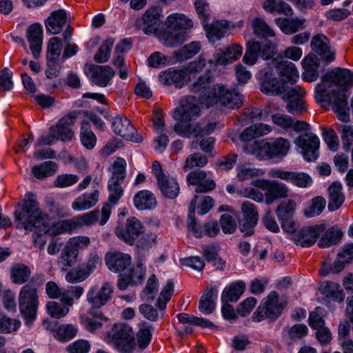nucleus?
<instances>
[{"instance_id": "nucleus-1", "label": "nucleus", "mask_w": 353, "mask_h": 353, "mask_svg": "<svg viewBox=\"0 0 353 353\" xmlns=\"http://www.w3.org/2000/svg\"><path fill=\"white\" fill-rule=\"evenodd\" d=\"M14 217L17 228L26 232H33V241L36 247L43 250L47 242L46 234L57 235L56 223H53L49 215L39 206L35 195L28 192L21 204L17 207Z\"/></svg>"}, {"instance_id": "nucleus-2", "label": "nucleus", "mask_w": 353, "mask_h": 353, "mask_svg": "<svg viewBox=\"0 0 353 353\" xmlns=\"http://www.w3.org/2000/svg\"><path fill=\"white\" fill-rule=\"evenodd\" d=\"M353 85V73L347 69L336 68L326 73L321 83L316 87L314 97L317 103L327 102L342 121L349 115L347 97L345 91Z\"/></svg>"}, {"instance_id": "nucleus-3", "label": "nucleus", "mask_w": 353, "mask_h": 353, "mask_svg": "<svg viewBox=\"0 0 353 353\" xmlns=\"http://www.w3.org/2000/svg\"><path fill=\"white\" fill-rule=\"evenodd\" d=\"M213 82L210 72L201 75L191 85L190 90L197 94L196 104L210 108L220 104L229 108H239L242 104L243 97L238 92L230 91L222 84L210 86Z\"/></svg>"}, {"instance_id": "nucleus-4", "label": "nucleus", "mask_w": 353, "mask_h": 353, "mask_svg": "<svg viewBox=\"0 0 353 353\" xmlns=\"http://www.w3.org/2000/svg\"><path fill=\"white\" fill-rule=\"evenodd\" d=\"M164 25L166 29L159 33V39L164 46L175 47L188 40L193 21L185 14L175 12L167 17Z\"/></svg>"}, {"instance_id": "nucleus-5", "label": "nucleus", "mask_w": 353, "mask_h": 353, "mask_svg": "<svg viewBox=\"0 0 353 353\" xmlns=\"http://www.w3.org/2000/svg\"><path fill=\"white\" fill-rule=\"evenodd\" d=\"M290 147V142L287 139L278 137L249 144L246 146V150L260 160L281 161L287 156Z\"/></svg>"}, {"instance_id": "nucleus-6", "label": "nucleus", "mask_w": 353, "mask_h": 353, "mask_svg": "<svg viewBox=\"0 0 353 353\" xmlns=\"http://www.w3.org/2000/svg\"><path fill=\"white\" fill-rule=\"evenodd\" d=\"M157 241V235L144 227L140 221L134 219V245H136L139 259L137 264V280L134 283H141L145 275L146 268L142 264V259Z\"/></svg>"}, {"instance_id": "nucleus-7", "label": "nucleus", "mask_w": 353, "mask_h": 353, "mask_svg": "<svg viewBox=\"0 0 353 353\" xmlns=\"http://www.w3.org/2000/svg\"><path fill=\"white\" fill-rule=\"evenodd\" d=\"M180 106L174 112V118L178 122L174 125V131L182 137H189L192 132V125L186 122L199 115V106L196 104L194 97H185L180 101Z\"/></svg>"}, {"instance_id": "nucleus-8", "label": "nucleus", "mask_w": 353, "mask_h": 353, "mask_svg": "<svg viewBox=\"0 0 353 353\" xmlns=\"http://www.w3.org/2000/svg\"><path fill=\"white\" fill-rule=\"evenodd\" d=\"M102 339L114 345L120 353L132 351V328L126 322L114 323L110 330L103 334Z\"/></svg>"}, {"instance_id": "nucleus-9", "label": "nucleus", "mask_w": 353, "mask_h": 353, "mask_svg": "<svg viewBox=\"0 0 353 353\" xmlns=\"http://www.w3.org/2000/svg\"><path fill=\"white\" fill-rule=\"evenodd\" d=\"M38 304L36 288L29 284L23 285L19 294V307L26 324L28 325L35 320Z\"/></svg>"}, {"instance_id": "nucleus-10", "label": "nucleus", "mask_w": 353, "mask_h": 353, "mask_svg": "<svg viewBox=\"0 0 353 353\" xmlns=\"http://www.w3.org/2000/svg\"><path fill=\"white\" fill-rule=\"evenodd\" d=\"M276 45L270 41L263 43L254 39L250 40L246 43L245 53L243 61L249 65H254L259 57L268 60L275 54Z\"/></svg>"}, {"instance_id": "nucleus-11", "label": "nucleus", "mask_w": 353, "mask_h": 353, "mask_svg": "<svg viewBox=\"0 0 353 353\" xmlns=\"http://www.w3.org/2000/svg\"><path fill=\"white\" fill-rule=\"evenodd\" d=\"M285 304L279 302V294L276 291H272L263 299L261 305L252 315L254 322H260L264 319L276 320L281 314Z\"/></svg>"}, {"instance_id": "nucleus-12", "label": "nucleus", "mask_w": 353, "mask_h": 353, "mask_svg": "<svg viewBox=\"0 0 353 353\" xmlns=\"http://www.w3.org/2000/svg\"><path fill=\"white\" fill-rule=\"evenodd\" d=\"M125 169L126 161L121 157H117L110 168L112 176L108 182V201L112 204H116L123 194L120 185L125 177Z\"/></svg>"}, {"instance_id": "nucleus-13", "label": "nucleus", "mask_w": 353, "mask_h": 353, "mask_svg": "<svg viewBox=\"0 0 353 353\" xmlns=\"http://www.w3.org/2000/svg\"><path fill=\"white\" fill-rule=\"evenodd\" d=\"M90 121L92 122L100 130L103 129L105 123L101 118L94 112L88 111L83 112V119L80 132V141L86 149L92 150L97 143V137L90 129Z\"/></svg>"}, {"instance_id": "nucleus-14", "label": "nucleus", "mask_w": 353, "mask_h": 353, "mask_svg": "<svg viewBox=\"0 0 353 353\" xmlns=\"http://www.w3.org/2000/svg\"><path fill=\"white\" fill-rule=\"evenodd\" d=\"M252 184L256 188L265 191V202L271 204L278 199H285L289 196L290 189L285 183L278 181L257 179Z\"/></svg>"}, {"instance_id": "nucleus-15", "label": "nucleus", "mask_w": 353, "mask_h": 353, "mask_svg": "<svg viewBox=\"0 0 353 353\" xmlns=\"http://www.w3.org/2000/svg\"><path fill=\"white\" fill-rule=\"evenodd\" d=\"M305 91L297 85L289 89L283 95V100L286 103L285 108L292 114H301L307 111V104L304 99Z\"/></svg>"}, {"instance_id": "nucleus-16", "label": "nucleus", "mask_w": 353, "mask_h": 353, "mask_svg": "<svg viewBox=\"0 0 353 353\" xmlns=\"http://www.w3.org/2000/svg\"><path fill=\"white\" fill-rule=\"evenodd\" d=\"M99 220V211L92 210L88 213L79 215L71 219L60 221L56 223L57 232H69L79 228L90 226Z\"/></svg>"}, {"instance_id": "nucleus-17", "label": "nucleus", "mask_w": 353, "mask_h": 353, "mask_svg": "<svg viewBox=\"0 0 353 353\" xmlns=\"http://www.w3.org/2000/svg\"><path fill=\"white\" fill-rule=\"evenodd\" d=\"M268 176L280 179L299 188H305L311 185V176L302 172L288 171L282 168H272L268 171Z\"/></svg>"}, {"instance_id": "nucleus-18", "label": "nucleus", "mask_w": 353, "mask_h": 353, "mask_svg": "<svg viewBox=\"0 0 353 353\" xmlns=\"http://www.w3.org/2000/svg\"><path fill=\"white\" fill-rule=\"evenodd\" d=\"M294 143L301 149L305 161H314L319 157L320 140L314 134L306 132L301 134L296 139Z\"/></svg>"}, {"instance_id": "nucleus-19", "label": "nucleus", "mask_w": 353, "mask_h": 353, "mask_svg": "<svg viewBox=\"0 0 353 353\" xmlns=\"http://www.w3.org/2000/svg\"><path fill=\"white\" fill-rule=\"evenodd\" d=\"M261 91L266 94L279 95L285 90L284 83L274 77L272 68H264L259 72Z\"/></svg>"}, {"instance_id": "nucleus-20", "label": "nucleus", "mask_w": 353, "mask_h": 353, "mask_svg": "<svg viewBox=\"0 0 353 353\" xmlns=\"http://www.w3.org/2000/svg\"><path fill=\"white\" fill-rule=\"evenodd\" d=\"M353 261V243L345 245L341 250L337 254L336 260L334 262L332 267H329L326 263L323 264V268L319 270L322 276H325L329 273H339L342 271L345 265Z\"/></svg>"}, {"instance_id": "nucleus-21", "label": "nucleus", "mask_w": 353, "mask_h": 353, "mask_svg": "<svg viewBox=\"0 0 353 353\" xmlns=\"http://www.w3.org/2000/svg\"><path fill=\"white\" fill-rule=\"evenodd\" d=\"M112 292L111 285L104 283L100 288L96 285L92 286L87 293L86 299L92 307L100 308L110 300Z\"/></svg>"}, {"instance_id": "nucleus-22", "label": "nucleus", "mask_w": 353, "mask_h": 353, "mask_svg": "<svg viewBox=\"0 0 353 353\" xmlns=\"http://www.w3.org/2000/svg\"><path fill=\"white\" fill-rule=\"evenodd\" d=\"M323 230L320 225L305 227L294 234L293 240L297 245L309 248L316 243Z\"/></svg>"}, {"instance_id": "nucleus-23", "label": "nucleus", "mask_w": 353, "mask_h": 353, "mask_svg": "<svg viewBox=\"0 0 353 353\" xmlns=\"http://www.w3.org/2000/svg\"><path fill=\"white\" fill-rule=\"evenodd\" d=\"M77 117L74 113L62 117L55 125L50 127V132L54 133L58 141H70L74 136L70 127L74 123Z\"/></svg>"}, {"instance_id": "nucleus-24", "label": "nucleus", "mask_w": 353, "mask_h": 353, "mask_svg": "<svg viewBox=\"0 0 353 353\" xmlns=\"http://www.w3.org/2000/svg\"><path fill=\"white\" fill-rule=\"evenodd\" d=\"M272 123L278 128L283 130H293L296 132L307 131L310 125L303 121H299L292 117L281 113H275L272 115Z\"/></svg>"}, {"instance_id": "nucleus-25", "label": "nucleus", "mask_w": 353, "mask_h": 353, "mask_svg": "<svg viewBox=\"0 0 353 353\" xmlns=\"http://www.w3.org/2000/svg\"><path fill=\"white\" fill-rule=\"evenodd\" d=\"M108 269L114 272H123L131 268V256L119 252H108L105 256Z\"/></svg>"}, {"instance_id": "nucleus-26", "label": "nucleus", "mask_w": 353, "mask_h": 353, "mask_svg": "<svg viewBox=\"0 0 353 353\" xmlns=\"http://www.w3.org/2000/svg\"><path fill=\"white\" fill-rule=\"evenodd\" d=\"M241 209L244 219L241 230L247 235H252L259 219L256 207L250 201H244Z\"/></svg>"}, {"instance_id": "nucleus-27", "label": "nucleus", "mask_w": 353, "mask_h": 353, "mask_svg": "<svg viewBox=\"0 0 353 353\" xmlns=\"http://www.w3.org/2000/svg\"><path fill=\"white\" fill-rule=\"evenodd\" d=\"M188 71L169 68L159 74L160 81L166 85H174L176 88H182L188 83Z\"/></svg>"}, {"instance_id": "nucleus-28", "label": "nucleus", "mask_w": 353, "mask_h": 353, "mask_svg": "<svg viewBox=\"0 0 353 353\" xmlns=\"http://www.w3.org/2000/svg\"><path fill=\"white\" fill-rule=\"evenodd\" d=\"M230 23L227 20H217L205 26L207 37L212 43L220 40L230 34Z\"/></svg>"}, {"instance_id": "nucleus-29", "label": "nucleus", "mask_w": 353, "mask_h": 353, "mask_svg": "<svg viewBox=\"0 0 353 353\" xmlns=\"http://www.w3.org/2000/svg\"><path fill=\"white\" fill-rule=\"evenodd\" d=\"M127 214L128 210L125 208L119 210L118 226L116 228L115 233L120 239L132 245V219L129 217L125 222V217Z\"/></svg>"}, {"instance_id": "nucleus-30", "label": "nucleus", "mask_w": 353, "mask_h": 353, "mask_svg": "<svg viewBox=\"0 0 353 353\" xmlns=\"http://www.w3.org/2000/svg\"><path fill=\"white\" fill-rule=\"evenodd\" d=\"M162 16V9L154 6L148 9L143 14L141 20L143 27L141 29L145 34H157L159 21Z\"/></svg>"}, {"instance_id": "nucleus-31", "label": "nucleus", "mask_w": 353, "mask_h": 353, "mask_svg": "<svg viewBox=\"0 0 353 353\" xmlns=\"http://www.w3.org/2000/svg\"><path fill=\"white\" fill-rule=\"evenodd\" d=\"M42 34V26L38 23L31 25L27 30L26 37L34 59H38L41 54Z\"/></svg>"}, {"instance_id": "nucleus-32", "label": "nucleus", "mask_w": 353, "mask_h": 353, "mask_svg": "<svg viewBox=\"0 0 353 353\" xmlns=\"http://www.w3.org/2000/svg\"><path fill=\"white\" fill-rule=\"evenodd\" d=\"M303 68L302 78L307 82H313L317 80L319 74V68L320 65L319 59L314 54H309L301 61Z\"/></svg>"}, {"instance_id": "nucleus-33", "label": "nucleus", "mask_w": 353, "mask_h": 353, "mask_svg": "<svg viewBox=\"0 0 353 353\" xmlns=\"http://www.w3.org/2000/svg\"><path fill=\"white\" fill-rule=\"evenodd\" d=\"M312 49L327 62L334 59V54L330 50L329 39L323 34L314 36L311 41Z\"/></svg>"}, {"instance_id": "nucleus-34", "label": "nucleus", "mask_w": 353, "mask_h": 353, "mask_svg": "<svg viewBox=\"0 0 353 353\" xmlns=\"http://www.w3.org/2000/svg\"><path fill=\"white\" fill-rule=\"evenodd\" d=\"M327 192L329 210L332 212L340 208L345 199L342 184L338 181L332 183L327 188Z\"/></svg>"}, {"instance_id": "nucleus-35", "label": "nucleus", "mask_w": 353, "mask_h": 353, "mask_svg": "<svg viewBox=\"0 0 353 353\" xmlns=\"http://www.w3.org/2000/svg\"><path fill=\"white\" fill-rule=\"evenodd\" d=\"M275 64L276 71L283 80L291 84L294 83L299 78V73L295 65L288 61H281L276 63L275 59L272 61Z\"/></svg>"}, {"instance_id": "nucleus-36", "label": "nucleus", "mask_w": 353, "mask_h": 353, "mask_svg": "<svg viewBox=\"0 0 353 353\" xmlns=\"http://www.w3.org/2000/svg\"><path fill=\"white\" fill-rule=\"evenodd\" d=\"M99 199L98 190L92 192H85L77 196L72 203V208L74 211H84L95 206Z\"/></svg>"}, {"instance_id": "nucleus-37", "label": "nucleus", "mask_w": 353, "mask_h": 353, "mask_svg": "<svg viewBox=\"0 0 353 353\" xmlns=\"http://www.w3.org/2000/svg\"><path fill=\"white\" fill-rule=\"evenodd\" d=\"M134 205L140 210H153L157 205V200L154 193L149 190H141L134 196Z\"/></svg>"}, {"instance_id": "nucleus-38", "label": "nucleus", "mask_w": 353, "mask_h": 353, "mask_svg": "<svg viewBox=\"0 0 353 353\" xmlns=\"http://www.w3.org/2000/svg\"><path fill=\"white\" fill-rule=\"evenodd\" d=\"M67 21L66 12L63 10L54 11L46 21V28L48 32L56 34L63 29Z\"/></svg>"}, {"instance_id": "nucleus-39", "label": "nucleus", "mask_w": 353, "mask_h": 353, "mask_svg": "<svg viewBox=\"0 0 353 353\" xmlns=\"http://www.w3.org/2000/svg\"><path fill=\"white\" fill-rule=\"evenodd\" d=\"M276 26L285 34H292L299 30L304 28L305 19L302 18H282L274 20Z\"/></svg>"}, {"instance_id": "nucleus-40", "label": "nucleus", "mask_w": 353, "mask_h": 353, "mask_svg": "<svg viewBox=\"0 0 353 353\" xmlns=\"http://www.w3.org/2000/svg\"><path fill=\"white\" fill-rule=\"evenodd\" d=\"M218 291L215 287L208 288L201 296L199 308L204 314H211L215 309V301L217 299Z\"/></svg>"}, {"instance_id": "nucleus-41", "label": "nucleus", "mask_w": 353, "mask_h": 353, "mask_svg": "<svg viewBox=\"0 0 353 353\" xmlns=\"http://www.w3.org/2000/svg\"><path fill=\"white\" fill-rule=\"evenodd\" d=\"M109 321V319L102 313H97L92 316L81 315L80 323L85 330L90 332H96L103 325Z\"/></svg>"}, {"instance_id": "nucleus-42", "label": "nucleus", "mask_w": 353, "mask_h": 353, "mask_svg": "<svg viewBox=\"0 0 353 353\" xmlns=\"http://www.w3.org/2000/svg\"><path fill=\"white\" fill-rule=\"evenodd\" d=\"M137 333V343H134V350L137 347L140 350L146 348L152 340V332L153 327L148 322L142 321L138 324Z\"/></svg>"}, {"instance_id": "nucleus-43", "label": "nucleus", "mask_w": 353, "mask_h": 353, "mask_svg": "<svg viewBox=\"0 0 353 353\" xmlns=\"http://www.w3.org/2000/svg\"><path fill=\"white\" fill-rule=\"evenodd\" d=\"M113 131L124 139L131 141L132 139V125L130 120L127 117H116L112 123Z\"/></svg>"}, {"instance_id": "nucleus-44", "label": "nucleus", "mask_w": 353, "mask_h": 353, "mask_svg": "<svg viewBox=\"0 0 353 353\" xmlns=\"http://www.w3.org/2000/svg\"><path fill=\"white\" fill-rule=\"evenodd\" d=\"M201 50V43L199 41H192L185 45L173 53L174 62H181L193 57Z\"/></svg>"}, {"instance_id": "nucleus-45", "label": "nucleus", "mask_w": 353, "mask_h": 353, "mask_svg": "<svg viewBox=\"0 0 353 353\" xmlns=\"http://www.w3.org/2000/svg\"><path fill=\"white\" fill-rule=\"evenodd\" d=\"M114 72L110 66L101 65L94 69L92 82L98 86L105 87L114 77Z\"/></svg>"}, {"instance_id": "nucleus-46", "label": "nucleus", "mask_w": 353, "mask_h": 353, "mask_svg": "<svg viewBox=\"0 0 353 353\" xmlns=\"http://www.w3.org/2000/svg\"><path fill=\"white\" fill-rule=\"evenodd\" d=\"M158 185L165 197L169 199L176 198L179 193V186L174 178L167 176L159 179Z\"/></svg>"}, {"instance_id": "nucleus-47", "label": "nucleus", "mask_w": 353, "mask_h": 353, "mask_svg": "<svg viewBox=\"0 0 353 353\" xmlns=\"http://www.w3.org/2000/svg\"><path fill=\"white\" fill-rule=\"evenodd\" d=\"M245 289V284L243 281H239L230 284L225 288L222 293L223 301L234 302L237 301L243 294Z\"/></svg>"}, {"instance_id": "nucleus-48", "label": "nucleus", "mask_w": 353, "mask_h": 353, "mask_svg": "<svg viewBox=\"0 0 353 353\" xmlns=\"http://www.w3.org/2000/svg\"><path fill=\"white\" fill-rule=\"evenodd\" d=\"M263 8L269 13H276L291 16L293 10L290 5L283 1L265 0L262 5Z\"/></svg>"}, {"instance_id": "nucleus-49", "label": "nucleus", "mask_w": 353, "mask_h": 353, "mask_svg": "<svg viewBox=\"0 0 353 353\" xmlns=\"http://www.w3.org/2000/svg\"><path fill=\"white\" fill-rule=\"evenodd\" d=\"M319 290L322 294L334 301L342 302L344 300V294L339 285L336 283L323 282L320 285Z\"/></svg>"}, {"instance_id": "nucleus-50", "label": "nucleus", "mask_w": 353, "mask_h": 353, "mask_svg": "<svg viewBox=\"0 0 353 353\" xmlns=\"http://www.w3.org/2000/svg\"><path fill=\"white\" fill-rule=\"evenodd\" d=\"M57 170L58 165L54 161H48L33 166L32 173L35 178L43 179L54 175Z\"/></svg>"}, {"instance_id": "nucleus-51", "label": "nucleus", "mask_w": 353, "mask_h": 353, "mask_svg": "<svg viewBox=\"0 0 353 353\" xmlns=\"http://www.w3.org/2000/svg\"><path fill=\"white\" fill-rule=\"evenodd\" d=\"M84 292V288L80 285H72L63 290L61 302L68 307L72 306L74 299L79 300Z\"/></svg>"}, {"instance_id": "nucleus-52", "label": "nucleus", "mask_w": 353, "mask_h": 353, "mask_svg": "<svg viewBox=\"0 0 353 353\" xmlns=\"http://www.w3.org/2000/svg\"><path fill=\"white\" fill-rule=\"evenodd\" d=\"M254 34L261 38H272L276 36L275 31L260 17L255 18L252 22Z\"/></svg>"}, {"instance_id": "nucleus-53", "label": "nucleus", "mask_w": 353, "mask_h": 353, "mask_svg": "<svg viewBox=\"0 0 353 353\" xmlns=\"http://www.w3.org/2000/svg\"><path fill=\"white\" fill-rule=\"evenodd\" d=\"M342 237V232L334 228L328 229L321 238L318 243L319 247L321 248H329L336 245Z\"/></svg>"}, {"instance_id": "nucleus-54", "label": "nucleus", "mask_w": 353, "mask_h": 353, "mask_svg": "<svg viewBox=\"0 0 353 353\" xmlns=\"http://www.w3.org/2000/svg\"><path fill=\"white\" fill-rule=\"evenodd\" d=\"M55 337L61 341H68L73 339L77 334L78 329L72 324L59 325L57 329L52 330Z\"/></svg>"}, {"instance_id": "nucleus-55", "label": "nucleus", "mask_w": 353, "mask_h": 353, "mask_svg": "<svg viewBox=\"0 0 353 353\" xmlns=\"http://www.w3.org/2000/svg\"><path fill=\"white\" fill-rule=\"evenodd\" d=\"M296 206V201L292 199L281 202L276 210V214L278 219L292 217L295 212Z\"/></svg>"}, {"instance_id": "nucleus-56", "label": "nucleus", "mask_w": 353, "mask_h": 353, "mask_svg": "<svg viewBox=\"0 0 353 353\" xmlns=\"http://www.w3.org/2000/svg\"><path fill=\"white\" fill-rule=\"evenodd\" d=\"M31 272L30 269L23 264L15 265L11 272L12 281L17 284H23L30 278Z\"/></svg>"}, {"instance_id": "nucleus-57", "label": "nucleus", "mask_w": 353, "mask_h": 353, "mask_svg": "<svg viewBox=\"0 0 353 353\" xmlns=\"http://www.w3.org/2000/svg\"><path fill=\"white\" fill-rule=\"evenodd\" d=\"M179 321L181 323H189L191 325L201 326L202 327H211L213 323L204 318H199L186 313H180L176 316Z\"/></svg>"}, {"instance_id": "nucleus-58", "label": "nucleus", "mask_w": 353, "mask_h": 353, "mask_svg": "<svg viewBox=\"0 0 353 353\" xmlns=\"http://www.w3.org/2000/svg\"><path fill=\"white\" fill-rule=\"evenodd\" d=\"M114 43V39L113 38H108L105 40L95 54L94 61L98 63L106 62L110 57L111 50Z\"/></svg>"}, {"instance_id": "nucleus-59", "label": "nucleus", "mask_w": 353, "mask_h": 353, "mask_svg": "<svg viewBox=\"0 0 353 353\" xmlns=\"http://www.w3.org/2000/svg\"><path fill=\"white\" fill-rule=\"evenodd\" d=\"M174 293V283L169 280L168 281L165 286L162 289L160 295L157 299L156 306L160 310H164L166 307L167 303L170 300Z\"/></svg>"}, {"instance_id": "nucleus-60", "label": "nucleus", "mask_w": 353, "mask_h": 353, "mask_svg": "<svg viewBox=\"0 0 353 353\" xmlns=\"http://www.w3.org/2000/svg\"><path fill=\"white\" fill-rule=\"evenodd\" d=\"M62 40L57 37L51 38L48 43L46 59H58L62 50Z\"/></svg>"}, {"instance_id": "nucleus-61", "label": "nucleus", "mask_w": 353, "mask_h": 353, "mask_svg": "<svg viewBox=\"0 0 353 353\" xmlns=\"http://www.w3.org/2000/svg\"><path fill=\"white\" fill-rule=\"evenodd\" d=\"M46 310L50 316L56 319H61L66 316L70 311L68 306L61 305L55 301H48L46 304Z\"/></svg>"}, {"instance_id": "nucleus-62", "label": "nucleus", "mask_w": 353, "mask_h": 353, "mask_svg": "<svg viewBox=\"0 0 353 353\" xmlns=\"http://www.w3.org/2000/svg\"><path fill=\"white\" fill-rule=\"evenodd\" d=\"M79 254L66 242L61 254V262L65 267H71L76 261Z\"/></svg>"}, {"instance_id": "nucleus-63", "label": "nucleus", "mask_w": 353, "mask_h": 353, "mask_svg": "<svg viewBox=\"0 0 353 353\" xmlns=\"http://www.w3.org/2000/svg\"><path fill=\"white\" fill-rule=\"evenodd\" d=\"M325 199L323 196H316L312 199L310 205L305 210V215L313 217L320 214L325 206Z\"/></svg>"}, {"instance_id": "nucleus-64", "label": "nucleus", "mask_w": 353, "mask_h": 353, "mask_svg": "<svg viewBox=\"0 0 353 353\" xmlns=\"http://www.w3.org/2000/svg\"><path fill=\"white\" fill-rule=\"evenodd\" d=\"M88 276V272H86L83 267H80L69 271L65 278L68 283H77L85 280Z\"/></svg>"}]
</instances>
